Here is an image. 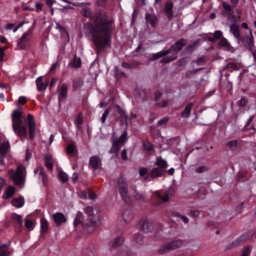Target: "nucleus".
Returning a JSON list of instances; mask_svg holds the SVG:
<instances>
[{
	"mask_svg": "<svg viewBox=\"0 0 256 256\" xmlns=\"http://www.w3.org/2000/svg\"><path fill=\"white\" fill-rule=\"evenodd\" d=\"M93 18L95 24L91 27L90 32L96 47V52L99 55L110 45L112 21L107 20L104 13L100 14Z\"/></svg>",
	"mask_w": 256,
	"mask_h": 256,
	"instance_id": "1",
	"label": "nucleus"
},
{
	"mask_svg": "<svg viewBox=\"0 0 256 256\" xmlns=\"http://www.w3.org/2000/svg\"><path fill=\"white\" fill-rule=\"evenodd\" d=\"M12 116V128L14 132L20 136H26L27 134V127L22 124L21 112L19 110H14Z\"/></svg>",
	"mask_w": 256,
	"mask_h": 256,
	"instance_id": "2",
	"label": "nucleus"
},
{
	"mask_svg": "<svg viewBox=\"0 0 256 256\" xmlns=\"http://www.w3.org/2000/svg\"><path fill=\"white\" fill-rule=\"evenodd\" d=\"M25 171V168L24 166H19L16 172H14L13 170H10L8 174L16 184H20L24 180Z\"/></svg>",
	"mask_w": 256,
	"mask_h": 256,
	"instance_id": "3",
	"label": "nucleus"
},
{
	"mask_svg": "<svg viewBox=\"0 0 256 256\" xmlns=\"http://www.w3.org/2000/svg\"><path fill=\"white\" fill-rule=\"evenodd\" d=\"M118 189L122 199L126 202L130 200L128 186L126 179L121 176L118 179Z\"/></svg>",
	"mask_w": 256,
	"mask_h": 256,
	"instance_id": "4",
	"label": "nucleus"
},
{
	"mask_svg": "<svg viewBox=\"0 0 256 256\" xmlns=\"http://www.w3.org/2000/svg\"><path fill=\"white\" fill-rule=\"evenodd\" d=\"M127 132L124 130L118 140H112V146L110 150L111 152H118L120 147L122 146L127 140Z\"/></svg>",
	"mask_w": 256,
	"mask_h": 256,
	"instance_id": "5",
	"label": "nucleus"
},
{
	"mask_svg": "<svg viewBox=\"0 0 256 256\" xmlns=\"http://www.w3.org/2000/svg\"><path fill=\"white\" fill-rule=\"evenodd\" d=\"M32 38L30 30L25 32L18 40L17 46L20 49H26L29 46V42Z\"/></svg>",
	"mask_w": 256,
	"mask_h": 256,
	"instance_id": "6",
	"label": "nucleus"
},
{
	"mask_svg": "<svg viewBox=\"0 0 256 256\" xmlns=\"http://www.w3.org/2000/svg\"><path fill=\"white\" fill-rule=\"evenodd\" d=\"M28 122L30 138V139H32L35 135L36 124L34 122V116L31 114L28 115Z\"/></svg>",
	"mask_w": 256,
	"mask_h": 256,
	"instance_id": "7",
	"label": "nucleus"
},
{
	"mask_svg": "<svg viewBox=\"0 0 256 256\" xmlns=\"http://www.w3.org/2000/svg\"><path fill=\"white\" fill-rule=\"evenodd\" d=\"M162 174V170L158 168H153L149 174L148 176L144 178L146 180H150L156 178L161 176Z\"/></svg>",
	"mask_w": 256,
	"mask_h": 256,
	"instance_id": "8",
	"label": "nucleus"
},
{
	"mask_svg": "<svg viewBox=\"0 0 256 256\" xmlns=\"http://www.w3.org/2000/svg\"><path fill=\"white\" fill-rule=\"evenodd\" d=\"M56 226H59L66 222L67 219L66 216L62 212H56L52 216Z\"/></svg>",
	"mask_w": 256,
	"mask_h": 256,
	"instance_id": "9",
	"label": "nucleus"
},
{
	"mask_svg": "<svg viewBox=\"0 0 256 256\" xmlns=\"http://www.w3.org/2000/svg\"><path fill=\"white\" fill-rule=\"evenodd\" d=\"M173 6L174 4L172 2H168L166 3L164 12L169 20H172L174 16Z\"/></svg>",
	"mask_w": 256,
	"mask_h": 256,
	"instance_id": "10",
	"label": "nucleus"
},
{
	"mask_svg": "<svg viewBox=\"0 0 256 256\" xmlns=\"http://www.w3.org/2000/svg\"><path fill=\"white\" fill-rule=\"evenodd\" d=\"M187 44V40L184 38H180L172 46L171 50L178 52L181 50L184 46Z\"/></svg>",
	"mask_w": 256,
	"mask_h": 256,
	"instance_id": "11",
	"label": "nucleus"
},
{
	"mask_svg": "<svg viewBox=\"0 0 256 256\" xmlns=\"http://www.w3.org/2000/svg\"><path fill=\"white\" fill-rule=\"evenodd\" d=\"M89 162L90 166L94 170L98 169L101 164L100 158L96 156L91 157L90 159Z\"/></svg>",
	"mask_w": 256,
	"mask_h": 256,
	"instance_id": "12",
	"label": "nucleus"
},
{
	"mask_svg": "<svg viewBox=\"0 0 256 256\" xmlns=\"http://www.w3.org/2000/svg\"><path fill=\"white\" fill-rule=\"evenodd\" d=\"M34 172L35 174H38L40 178L42 179L44 184H46L47 182V178L44 172V169L42 167L38 166L34 170Z\"/></svg>",
	"mask_w": 256,
	"mask_h": 256,
	"instance_id": "13",
	"label": "nucleus"
},
{
	"mask_svg": "<svg viewBox=\"0 0 256 256\" xmlns=\"http://www.w3.org/2000/svg\"><path fill=\"white\" fill-rule=\"evenodd\" d=\"M230 30L234 36L238 38V40H242L240 38V33L238 26L236 24H232L230 26Z\"/></svg>",
	"mask_w": 256,
	"mask_h": 256,
	"instance_id": "14",
	"label": "nucleus"
},
{
	"mask_svg": "<svg viewBox=\"0 0 256 256\" xmlns=\"http://www.w3.org/2000/svg\"><path fill=\"white\" fill-rule=\"evenodd\" d=\"M24 198L22 196L14 198L12 200V205L18 208L22 207L24 204Z\"/></svg>",
	"mask_w": 256,
	"mask_h": 256,
	"instance_id": "15",
	"label": "nucleus"
},
{
	"mask_svg": "<svg viewBox=\"0 0 256 256\" xmlns=\"http://www.w3.org/2000/svg\"><path fill=\"white\" fill-rule=\"evenodd\" d=\"M146 22L152 26H154L157 22V18L155 15L147 14L146 16Z\"/></svg>",
	"mask_w": 256,
	"mask_h": 256,
	"instance_id": "16",
	"label": "nucleus"
},
{
	"mask_svg": "<svg viewBox=\"0 0 256 256\" xmlns=\"http://www.w3.org/2000/svg\"><path fill=\"white\" fill-rule=\"evenodd\" d=\"M16 189L12 186H8L5 192L3 195L4 198H8L12 197L15 192Z\"/></svg>",
	"mask_w": 256,
	"mask_h": 256,
	"instance_id": "17",
	"label": "nucleus"
},
{
	"mask_svg": "<svg viewBox=\"0 0 256 256\" xmlns=\"http://www.w3.org/2000/svg\"><path fill=\"white\" fill-rule=\"evenodd\" d=\"M170 250H174L179 248L182 245V241L181 240H175L168 243Z\"/></svg>",
	"mask_w": 256,
	"mask_h": 256,
	"instance_id": "18",
	"label": "nucleus"
},
{
	"mask_svg": "<svg viewBox=\"0 0 256 256\" xmlns=\"http://www.w3.org/2000/svg\"><path fill=\"white\" fill-rule=\"evenodd\" d=\"M152 228L153 226L152 224L148 220L143 222L141 226L142 230L146 232L151 231Z\"/></svg>",
	"mask_w": 256,
	"mask_h": 256,
	"instance_id": "19",
	"label": "nucleus"
},
{
	"mask_svg": "<svg viewBox=\"0 0 256 256\" xmlns=\"http://www.w3.org/2000/svg\"><path fill=\"white\" fill-rule=\"evenodd\" d=\"M45 165L50 170H52L54 166L52 156L50 155H46L44 158Z\"/></svg>",
	"mask_w": 256,
	"mask_h": 256,
	"instance_id": "20",
	"label": "nucleus"
},
{
	"mask_svg": "<svg viewBox=\"0 0 256 256\" xmlns=\"http://www.w3.org/2000/svg\"><path fill=\"white\" fill-rule=\"evenodd\" d=\"M170 52V50H168L165 51H161L158 52L153 54L152 57L150 58L151 60H157L163 56L168 54Z\"/></svg>",
	"mask_w": 256,
	"mask_h": 256,
	"instance_id": "21",
	"label": "nucleus"
},
{
	"mask_svg": "<svg viewBox=\"0 0 256 256\" xmlns=\"http://www.w3.org/2000/svg\"><path fill=\"white\" fill-rule=\"evenodd\" d=\"M10 245V243L8 244L0 246V256H8L10 254L6 248Z\"/></svg>",
	"mask_w": 256,
	"mask_h": 256,
	"instance_id": "22",
	"label": "nucleus"
},
{
	"mask_svg": "<svg viewBox=\"0 0 256 256\" xmlns=\"http://www.w3.org/2000/svg\"><path fill=\"white\" fill-rule=\"evenodd\" d=\"M192 105V103L190 102L186 106L184 111L182 113V117L188 118L189 116Z\"/></svg>",
	"mask_w": 256,
	"mask_h": 256,
	"instance_id": "23",
	"label": "nucleus"
},
{
	"mask_svg": "<svg viewBox=\"0 0 256 256\" xmlns=\"http://www.w3.org/2000/svg\"><path fill=\"white\" fill-rule=\"evenodd\" d=\"M10 148V144L8 142H4L0 146V154L5 155Z\"/></svg>",
	"mask_w": 256,
	"mask_h": 256,
	"instance_id": "24",
	"label": "nucleus"
},
{
	"mask_svg": "<svg viewBox=\"0 0 256 256\" xmlns=\"http://www.w3.org/2000/svg\"><path fill=\"white\" fill-rule=\"evenodd\" d=\"M250 34H251L250 36L246 37V42L245 44V46H246V48L250 50H252L254 46V42H253V36H252L251 31H250Z\"/></svg>",
	"mask_w": 256,
	"mask_h": 256,
	"instance_id": "25",
	"label": "nucleus"
},
{
	"mask_svg": "<svg viewBox=\"0 0 256 256\" xmlns=\"http://www.w3.org/2000/svg\"><path fill=\"white\" fill-rule=\"evenodd\" d=\"M68 86L65 84H62L61 88L59 92V98H64L67 94Z\"/></svg>",
	"mask_w": 256,
	"mask_h": 256,
	"instance_id": "26",
	"label": "nucleus"
},
{
	"mask_svg": "<svg viewBox=\"0 0 256 256\" xmlns=\"http://www.w3.org/2000/svg\"><path fill=\"white\" fill-rule=\"evenodd\" d=\"M169 250H170L168 244H166L162 245L158 250V252L160 254H162Z\"/></svg>",
	"mask_w": 256,
	"mask_h": 256,
	"instance_id": "27",
	"label": "nucleus"
},
{
	"mask_svg": "<svg viewBox=\"0 0 256 256\" xmlns=\"http://www.w3.org/2000/svg\"><path fill=\"white\" fill-rule=\"evenodd\" d=\"M84 215L82 212H78L76 215L75 220L74 221V225L77 226L78 225L81 224L83 222Z\"/></svg>",
	"mask_w": 256,
	"mask_h": 256,
	"instance_id": "28",
	"label": "nucleus"
},
{
	"mask_svg": "<svg viewBox=\"0 0 256 256\" xmlns=\"http://www.w3.org/2000/svg\"><path fill=\"white\" fill-rule=\"evenodd\" d=\"M144 148L149 153H152L154 150V148L152 145L148 140H146L142 143Z\"/></svg>",
	"mask_w": 256,
	"mask_h": 256,
	"instance_id": "29",
	"label": "nucleus"
},
{
	"mask_svg": "<svg viewBox=\"0 0 256 256\" xmlns=\"http://www.w3.org/2000/svg\"><path fill=\"white\" fill-rule=\"evenodd\" d=\"M36 84L38 87V88L39 90H44L46 88V86L44 85L42 77L40 76L36 80Z\"/></svg>",
	"mask_w": 256,
	"mask_h": 256,
	"instance_id": "30",
	"label": "nucleus"
},
{
	"mask_svg": "<svg viewBox=\"0 0 256 256\" xmlns=\"http://www.w3.org/2000/svg\"><path fill=\"white\" fill-rule=\"evenodd\" d=\"M13 219L14 221V223L16 224V226L18 228H21L22 226V217L20 216L14 214L12 215Z\"/></svg>",
	"mask_w": 256,
	"mask_h": 256,
	"instance_id": "31",
	"label": "nucleus"
},
{
	"mask_svg": "<svg viewBox=\"0 0 256 256\" xmlns=\"http://www.w3.org/2000/svg\"><path fill=\"white\" fill-rule=\"evenodd\" d=\"M155 164L162 168H166L168 165L167 162L165 160L162 159L160 157L157 158L155 162Z\"/></svg>",
	"mask_w": 256,
	"mask_h": 256,
	"instance_id": "32",
	"label": "nucleus"
},
{
	"mask_svg": "<svg viewBox=\"0 0 256 256\" xmlns=\"http://www.w3.org/2000/svg\"><path fill=\"white\" fill-rule=\"evenodd\" d=\"M156 194L158 197L164 202H166L169 200V193L168 192H166L164 194H160L159 192H157Z\"/></svg>",
	"mask_w": 256,
	"mask_h": 256,
	"instance_id": "33",
	"label": "nucleus"
},
{
	"mask_svg": "<svg viewBox=\"0 0 256 256\" xmlns=\"http://www.w3.org/2000/svg\"><path fill=\"white\" fill-rule=\"evenodd\" d=\"M123 242V239L122 238H117L112 240L110 244L112 248H115L120 246Z\"/></svg>",
	"mask_w": 256,
	"mask_h": 256,
	"instance_id": "34",
	"label": "nucleus"
},
{
	"mask_svg": "<svg viewBox=\"0 0 256 256\" xmlns=\"http://www.w3.org/2000/svg\"><path fill=\"white\" fill-rule=\"evenodd\" d=\"M41 230L43 232H46L48 230V221L42 218L40 221Z\"/></svg>",
	"mask_w": 256,
	"mask_h": 256,
	"instance_id": "35",
	"label": "nucleus"
},
{
	"mask_svg": "<svg viewBox=\"0 0 256 256\" xmlns=\"http://www.w3.org/2000/svg\"><path fill=\"white\" fill-rule=\"evenodd\" d=\"M240 144V142L238 140H232L227 143V146L232 150L236 148L238 145Z\"/></svg>",
	"mask_w": 256,
	"mask_h": 256,
	"instance_id": "36",
	"label": "nucleus"
},
{
	"mask_svg": "<svg viewBox=\"0 0 256 256\" xmlns=\"http://www.w3.org/2000/svg\"><path fill=\"white\" fill-rule=\"evenodd\" d=\"M83 84V82L80 78L74 80L73 82V88L74 90H78L81 88Z\"/></svg>",
	"mask_w": 256,
	"mask_h": 256,
	"instance_id": "37",
	"label": "nucleus"
},
{
	"mask_svg": "<svg viewBox=\"0 0 256 256\" xmlns=\"http://www.w3.org/2000/svg\"><path fill=\"white\" fill-rule=\"evenodd\" d=\"M82 256H95V250L90 248H86L83 251Z\"/></svg>",
	"mask_w": 256,
	"mask_h": 256,
	"instance_id": "38",
	"label": "nucleus"
},
{
	"mask_svg": "<svg viewBox=\"0 0 256 256\" xmlns=\"http://www.w3.org/2000/svg\"><path fill=\"white\" fill-rule=\"evenodd\" d=\"M219 44L221 46H226L228 49H230L232 48L227 40L224 38H221L219 42Z\"/></svg>",
	"mask_w": 256,
	"mask_h": 256,
	"instance_id": "39",
	"label": "nucleus"
},
{
	"mask_svg": "<svg viewBox=\"0 0 256 256\" xmlns=\"http://www.w3.org/2000/svg\"><path fill=\"white\" fill-rule=\"evenodd\" d=\"M134 240L137 244L140 245L144 243L143 236L140 234H138L136 236Z\"/></svg>",
	"mask_w": 256,
	"mask_h": 256,
	"instance_id": "40",
	"label": "nucleus"
},
{
	"mask_svg": "<svg viewBox=\"0 0 256 256\" xmlns=\"http://www.w3.org/2000/svg\"><path fill=\"white\" fill-rule=\"evenodd\" d=\"M232 68L234 70H238V68L237 65L234 62H229L224 67V70Z\"/></svg>",
	"mask_w": 256,
	"mask_h": 256,
	"instance_id": "41",
	"label": "nucleus"
},
{
	"mask_svg": "<svg viewBox=\"0 0 256 256\" xmlns=\"http://www.w3.org/2000/svg\"><path fill=\"white\" fill-rule=\"evenodd\" d=\"M200 40H196L194 42L192 43L189 44L187 47L186 49L188 51H191L194 50V48L198 46L200 44Z\"/></svg>",
	"mask_w": 256,
	"mask_h": 256,
	"instance_id": "42",
	"label": "nucleus"
},
{
	"mask_svg": "<svg viewBox=\"0 0 256 256\" xmlns=\"http://www.w3.org/2000/svg\"><path fill=\"white\" fill-rule=\"evenodd\" d=\"M72 66L75 68H80L81 66V60L80 58H77L76 56H75L72 64Z\"/></svg>",
	"mask_w": 256,
	"mask_h": 256,
	"instance_id": "43",
	"label": "nucleus"
},
{
	"mask_svg": "<svg viewBox=\"0 0 256 256\" xmlns=\"http://www.w3.org/2000/svg\"><path fill=\"white\" fill-rule=\"evenodd\" d=\"M58 176L59 178L63 182H66L68 180V176L64 172H60L58 173Z\"/></svg>",
	"mask_w": 256,
	"mask_h": 256,
	"instance_id": "44",
	"label": "nucleus"
},
{
	"mask_svg": "<svg viewBox=\"0 0 256 256\" xmlns=\"http://www.w3.org/2000/svg\"><path fill=\"white\" fill-rule=\"evenodd\" d=\"M27 102V99L26 96H20L18 101L16 102V104L17 106L19 105H24Z\"/></svg>",
	"mask_w": 256,
	"mask_h": 256,
	"instance_id": "45",
	"label": "nucleus"
},
{
	"mask_svg": "<svg viewBox=\"0 0 256 256\" xmlns=\"http://www.w3.org/2000/svg\"><path fill=\"white\" fill-rule=\"evenodd\" d=\"M24 225L28 230H32L34 228L33 222L30 220L26 219Z\"/></svg>",
	"mask_w": 256,
	"mask_h": 256,
	"instance_id": "46",
	"label": "nucleus"
},
{
	"mask_svg": "<svg viewBox=\"0 0 256 256\" xmlns=\"http://www.w3.org/2000/svg\"><path fill=\"white\" fill-rule=\"evenodd\" d=\"M110 111L109 108H108L105 110L101 118V121L102 123H104L106 122L107 116L110 113Z\"/></svg>",
	"mask_w": 256,
	"mask_h": 256,
	"instance_id": "47",
	"label": "nucleus"
},
{
	"mask_svg": "<svg viewBox=\"0 0 256 256\" xmlns=\"http://www.w3.org/2000/svg\"><path fill=\"white\" fill-rule=\"evenodd\" d=\"M148 170L145 168H140L139 169V174L140 176H144L148 174Z\"/></svg>",
	"mask_w": 256,
	"mask_h": 256,
	"instance_id": "48",
	"label": "nucleus"
},
{
	"mask_svg": "<svg viewBox=\"0 0 256 256\" xmlns=\"http://www.w3.org/2000/svg\"><path fill=\"white\" fill-rule=\"evenodd\" d=\"M83 122V116L82 114H80L75 120V123L76 125H80L82 124Z\"/></svg>",
	"mask_w": 256,
	"mask_h": 256,
	"instance_id": "49",
	"label": "nucleus"
},
{
	"mask_svg": "<svg viewBox=\"0 0 256 256\" xmlns=\"http://www.w3.org/2000/svg\"><path fill=\"white\" fill-rule=\"evenodd\" d=\"M84 212L88 216H90L93 214V208L90 206H88L85 208Z\"/></svg>",
	"mask_w": 256,
	"mask_h": 256,
	"instance_id": "50",
	"label": "nucleus"
},
{
	"mask_svg": "<svg viewBox=\"0 0 256 256\" xmlns=\"http://www.w3.org/2000/svg\"><path fill=\"white\" fill-rule=\"evenodd\" d=\"M74 150V144H70L67 146L66 152L68 154H72Z\"/></svg>",
	"mask_w": 256,
	"mask_h": 256,
	"instance_id": "51",
	"label": "nucleus"
},
{
	"mask_svg": "<svg viewBox=\"0 0 256 256\" xmlns=\"http://www.w3.org/2000/svg\"><path fill=\"white\" fill-rule=\"evenodd\" d=\"M116 108L117 112L120 114L122 116H125L124 110L118 106H116Z\"/></svg>",
	"mask_w": 256,
	"mask_h": 256,
	"instance_id": "52",
	"label": "nucleus"
},
{
	"mask_svg": "<svg viewBox=\"0 0 256 256\" xmlns=\"http://www.w3.org/2000/svg\"><path fill=\"white\" fill-rule=\"evenodd\" d=\"M6 50V48L4 47H2L0 48V62L2 61L4 55V50Z\"/></svg>",
	"mask_w": 256,
	"mask_h": 256,
	"instance_id": "53",
	"label": "nucleus"
},
{
	"mask_svg": "<svg viewBox=\"0 0 256 256\" xmlns=\"http://www.w3.org/2000/svg\"><path fill=\"white\" fill-rule=\"evenodd\" d=\"M168 117H165V118H163L162 119L160 120L158 122V125L160 126V125L165 124L168 122Z\"/></svg>",
	"mask_w": 256,
	"mask_h": 256,
	"instance_id": "54",
	"label": "nucleus"
},
{
	"mask_svg": "<svg viewBox=\"0 0 256 256\" xmlns=\"http://www.w3.org/2000/svg\"><path fill=\"white\" fill-rule=\"evenodd\" d=\"M121 156H122V159L124 160H128V156H127V152H126V150H122V154H121Z\"/></svg>",
	"mask_w": 256,
	"mask_h": 256,
	"instance_id": "55",
	"label": "nucleus"
},
{
	"mask_svg": "<svg viewBox=\"0 0 256 256\" xmlns=\"http://www.w3.org/2000/svg\"><path fill=\"white\" fill-rule=\"evenodd\" d=\"M250 248L248 247H247L244 250L241 256H248V255L250 254Z\"/></svg>",
	"mask_w": 256,
	"mask_h": 256,
	"instance_id": "56",
	"label": "nucleus"
},
{
	"mask_svg": "<svg viewBox=\"0 0 256 256\" xmlns=\"http://www.w3.org/2000/svg\"><path fill=\"white\" fill-rule=\"evenodd\" d=\"M176 58V57H173V58L166 57V58H163L162 60V62H171V61L175 60Z\"/></svg>",
	"mask_w": 256,
	"mask_h": 256,
	"instance_id": "57",
	"label": "nucleus"
},
{
	"mask_svg": "<svg viewBox=\"0 0 256 256\" xmlns=\"http://www.w3.org/2000/svg\"><path fill=\"white\" fill-rule=\"evenodd\" d=\"M222 32L220 30H216L214 33V36L215 38L218 39L221 37Z\"/></svg>",
	"mask_w": 256,
	"mask_h": 256,
	"instance_id": "58",
	"label": "nucleus"
},
{
	"mask_svg": "<svg viewBox=\"0 0 256 256\" xmlns=\"http://www.w3.org/2000/svg\"><path fill=\"white\" fill-rule=\"evenodd\" d=\"M168 100H163L161 102L158 104V106L161 108H164L168 106Z\"/></svg>",
	"mask_w": 256,
	"mask_h": 256,
	"instance_id": "59",
	"label": "nucleus"
},
{
	"mask_svg": "<svg viewBox=\"0 0 256 256\" xmlns=\"http://www.w3.org/2000/svg\"><path fill=\"white\" fill-rule=\"evenodd\" d=\"M43 4L39 2L36 3V12H38L42 10Z\"/></svg>",
	"mask_w": 256,
	"mask_h": 256,
	"instance_id": "60",
	"label": "nucleus"
},
{
	"mask_svg": "<svg viewBox=\"0 0 256 256\" xmlns=\"http://www.w3.org/2000/svg\"><path fill=\"white\" fill-rule=\"evenodd\" d=\"M6 180L2 177L0 176V190L6 185Z\"/></svg>",
	"mask_w": 256,
	"mask_h": 256,
	"instance_id": "61",
	"label": "nucleus"
},
{
	"mask_svg": "<svg viewBox=\"0 0 256 256\" xmlns=\"http://www.w3.org/2000/svg\"><path fill=\"white\" fill-rule=\"evenodd\" d=\"M122 66L124 68H132L134 67L133 64L129 63H126L125 62H123L122 64Z\"/></svg>",
	"mask_w": 256,
	"mask_h": 256,
	"instance_id": "62",
	"label": "nucleus"
},
{
	"mask_svg": "<svg viewBox=\"0 0 256 256\" xmlns=\"http://www.w3.org/2000/svg\"><path fill=\"white\" fill-rule=\"evenodd\" d=\"M222 4L225 10H228V11H230V9H231L230 6L228 4L225 2H223Z\"/></svg>",
	"mask_w": 256,
	"mask_h": 256,
	"instance_id": "63",
	"label": "nucleus"
},
{
	"mask_svg": "<svg viewBox=\"0 0 256 256\" xmlns=\"http://www.w3.org/2000/svg\"><path fill=\"white\" fill-rule=\"evenodd\" d=\"M199 214V212L198 210H192L191 211L189 215L192 217H196L198 216Z\"/></svg>",
	"mask_w": 256,
	"mask_h": 256,
	"instance_id": "64",
	"label": "nucleus"
}]
</instances>
